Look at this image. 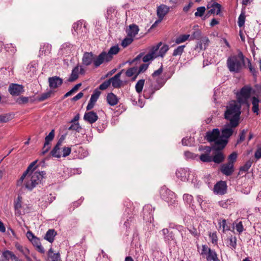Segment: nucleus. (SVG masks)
Listing matches in <instances>:
<instances>
[{"label": "nucleus", "instance_id": "nucleus-1", "mask_svg": "<svg viewBox=\"0 0 261 261\" xmlns=\"http://www.w3.org/2000/svg\"><path fill=\"white\" fill-rule=\"evenodd\" d=\"M241 105L235 100H230L226 106L224 118L230 122V126L237 127L240 123Z\"/></svg>", "mask_w": 261, "mask_h": 261}, {"label": "nucleus", "instance_id": "nucleus-2", "mask_svg": "<svg viewBox=\"0 0 261 261\" xmlns=\"http://www.w3.org/2000/svg\"><path fill=\"white\" fill-rule=\"evenodd\" d=\"M226 65L230 72H241L245 65V56L242 51L238 50L237 55H230L227 59Z\"/></svg>", "mask_w": 261, "mask_h": 261}, {"label": "nucleus", "instance_id": "nucleus-3", "mask_svg": "<svg viewBox=\"0 0 261 261\" xmlns=\"http://www.w3.org/2000/svg\"><path fill=\"white\" fill-rule=\"evenodd\" d=\"M46 174L45 171H36L32 173L30 177L27 178L25 187L29 190H33L37 185L41 182Z\"/></svg>", "mask_w": 261, "mask_h": 261}, {"label": "nucleus", "instance_id": "nucleus-4", "mask_svg": "<svg viewBox=\"0 0 261 261\" xmlns=\"http://www.w3.org/2000/svg\"><path fill=\"white\" fill-rule=\"evenodd\" d=\"M201 252H199L203 258L206 261H220L218 254L215 250L212 249L206 245H202Z\"/></svg>", "mask_w": 261, "mask_h": 261}, {"label": "nucleus", "instance_id": "nucleus-5", "mask_svg": "<svg viewBox=\"0 0 261 261\" xmlns=\"http://www.w3.org/2000/svg\"><path fill=\"white\" fill-rule=\"evenodd\" d=\"M252 88L248 86L243 87L239 92L236 94L237 101L241 105L247 104L248 99L250 96Z\"/></svg>", "mask_w": 261, "mask_h": 261}, {"label": "nucleus", "instance_id": "nucleus-6", "mask_svg": "<svg viewBox=\"0 0 261 261\" xmlns=\"http://www.w3.org/2000/svg\"><path fill=\"white\" fill-rule=\"evenodd\" d=\"M160 196L163 200L166 201L169 205L175 202V194L166 187H162L160 190Z\"/></svg>", "mask_w": 261, "mask_h": 261}, {"label": "nucleus", "instance_id": "nucleus-7", "mask_svg": "<svg viewBox=\"0 0 261 261\" xmlns=\"http://www.w3.org/2000/svg\"><path fill=\"white\" fill-rule=\"evenodd\" d=\"M110 61L109 56L108 57L106 51H103L99 55L94 56L93 65L95 68H97L100 65L107 63Z\"/></svg>", "mask_w": 261, "mask_h": 261}, {"label": "nucleus", "instance_id": "nucleus-8", "mask_svg": "<svg viewBox=\"0 0 261 261\" xmlns=\"http://www.w3.org/2000/svg\"><path fill=\"white\" fill-rule=\"evenodd\" d=\"M172 74H170L167 77L166 79H161V78H158L156 80V84H153L152 81H149L148 82L149 85L150 87H151V89L152 90L153 94L154 93L160 90L165 84L167 80L170 79L171 76Z\"/></svg>", "mask_w": 261, "mask_h": 261}, {"label": "nucleus", "instance_id": "nucleus-9", "mask_svg": "<svg viewBox=\"0 0 261 261\" xmlns=\"http://www.w3.org/2000/svg\"><path fill=\"white\" fill-rule=\"evenodd\" d=\"M8 91L12 96H19L24 92L22 85L12 83L9 85Z\"/></svg>", "mask_w": 261, "mask_h": 261}, {"label": "nucleus", "instance_id": "nucleus-10", "mask_svg": "<svg viewBox=\"0 0 261 261\" xmlns=\"http://www.w3.org/2000/svg\"><path fill=\"white\" fill-rule=\"evenodd\" d=\"M100 93L101 92L98 89H95L93 91V94L91 95L90 100L87 106V111H89L93 108L95 103L100 95Z\"/></svg>", "mask_w": 261, "mask_h": 261}, {"label": "nucleus", "instance_id": "nucleus-11", "mask_svg": "<svg viewBox=\"0 0 261 261\" xmlns=\"http://www.w3.org/2000/svg\"><path fill=\"white\" fill-rule=\"evenodd\" d=\"M220 171L223 174L226 176H230L234 171V165L228 163L222 164L220 166Z\"/></svg>", "mask_w": 261, "mask_h": 261}, {"label": "nucleus", "instance_id": "nucleus-12", "mask_svg": "<svg viewBox=\"0 0 261 261\" xmlns=\"http://www.w3.org/2000/svg\"><path fill=\"white\" fill-rule=\"evenodd\" d=\"M227 185L225 181H220L214 186V191L217 194L224 195L227 192Z\"/></svg>", "mask_w": 261, "mask_h": 261}, {"label": "nucleus", "instance_id": "nucleus-13", "mask_svg": "<svg viewBox=\"0 0 261 261\" xmlns=\"http://www.w3.org/2000/svg\"><path fill=\"white\" fill-rule=\"evenodd\" d=\"M228 143V140L225 139L222 137H219L215 142L213 145V150L221 151Z\"/></svg>", "mask_w": 261, "mask_h": 261}, {"label": "nucleus", "instance_id": "nucleus-14", "mask_svg": "<svg viewBox=\"0 0 261 261\" xmlns=\"http://www.w3.org/2000/svg\"><path fill=\"white\" fill-rule=\"evenodd\" d=\"M220 135V130L218 128H214L212 131H208L206 133L205 138L209 142H215Z\"/></svg>", "mask_w": 261, "mask_h": 261}, {"label": "nucleus", "instance_id": "nucleus-15", "mask_svg": "<svg viewBox=\"0 0 261 261\" xmlns=\"http://www.w3.org/2000/svg\"><path fill=\"white\" fill-rule=\"evenodd\" d=\"M236 127H232L230 126V122L225 124L224 127L221 129L222 138H224L225 139L228 140V139L232 135L233 133V128H236Z\"/></svg>", "mask_w": 261, "mask_h": 261}, {"label": "nucleus", "instance_id": "nucleus-16", "mask_svg": "<svg viewBox=\"0 0 261 261\" xmlns=\"http://www.w3.org/2000/svg\"><path fill=\"white\" fill-rule=\"evenodd\" d=\"M170 11L169 7L165 5H161L157 7L156 14L158 18L163 20L164 17Z\"/></svg>", "mask_w": 261, "mask_h": 261}, {"label": "nucleus", "instance_id": "nucleus-17", "mask_svg": "<svg viewBox=\"0 0 261 261\" xmlns=\"http://www.w3.org/2000/svg\"><path fill=\"white\" fill-rule=\"evenodd\" d=\"M48 83L50 88L56 89L62 85L63 80L57 76H54L48 78Z\"/></svg>", "mask_w": 261, "mask_h": 261}, {"label": "nucleus", "instance_id": "nucleus-18", "mask_svg": "<svg viewBox=\"0 0 261 261\" xmlns=\"http://www.w3.org/2000/svg\"><path fill=\"white\" fill-rule=\"evenodd\" d=\"M98 118L97 114L94 111L86 112L84 115V119L90 124L95 122Z\"/></svg>", "mask_w": 261, "mask_h": 261}, {"label": "nucleus", "instance_id": "nucleus-19", "mask_svg": "<svg viewBox=\"0 0 261 261\" xmlns=\"http://www.w3.org/2000/svg\"><path fill=\"white\" fill-rule=\"evenodd\" d=\"M123 70H122L120 72L117 73L113 77L109 79L111 83H112V86L115 88H120L122 86V82L120 80V78L121 74Z\"/></svg>", "mask_w": 261, "mask_h": 261}, {"label": "nucleus", "instance_id": "nucleus-20", "mask_svg": "<svg viewBox=\"0 0 261 261\" xmlns=\"http://www.w3.org/2000/svg\"><path fill=\"white\" fill-rule=\"evenodd\" d=\"M94 55L92 52H85L83 56L82 63L85 66L90 65L94 59Z\"/></svg>", "mask_w": 261, "mask_h": 261}, {"label": "nucleus", "instance_id": "nucleus-21", "mask_svg": "<svg viewBox=\"0 0 261 261\" xmlns=\"http://www.w3.org/2000/svg\"><path fill=\"white\" fill-rule=\"evenodd\" d=\"M214 155H212V162L217 164L222 163L225 160V155L222 151H216Z\"/></svg>", "mask_w": 261, "mask_h": 261}, {"label": "nucleus", "instance_id": "nucleus-22", "mask_svg": "<svg viewBox=\"0 0 261 261\" xmlns=\"http://www.w3.org/2000/svg\"><path fill=\"white\" fill-rule=\"evenodd\" d=\"M107 103L111 106H114L118 104L119 98L112 92L108 93L106 98Z\"/></svg>", "mask_w": 261, "mask_h": 261}, {"label": "nucleus", "instance_id": "nucleus-23", "mask_svg": "<svg viewBox=\"0 0 261 261\" xmlns=\"http://www.w3.org/2000/svg\"><path fill=\"white\" fill-rule=\"evenodd\" d=\"M178 231L180 234L182 241L184 242H187L190 239L189 233L188 232V228L185 227L182 225L177 226Z\"/></svg>", "mask_w": 261, "mask_h": 261}, {"label": "nucleus", "instance_id": "nucleus-24", "mask_svg": "<svg viewBox=\"0 0 261 261\" xmlns=\"http://www.w3.org/2000/svg\"><path fill=\"white\" fill-rule=\"evenodd\" d=\"M47 261H59L61 255L59 252L54 253L53 249L50 248L47 252Z\"/></svg>", "mask_w": 261, "mask_h": 261}, {"label": "nucleus", "instance_id": "nucleus-25", "mask_svg": "<svg viewBox=\"0 0 261 261\" xmlns=\"http://www.w3.org/2000/svg\"><path fill=\"white\" fill-rule=\"evenodd\" d=\"M22 197L20 196H18L16 201L14 202V210H15V214L16 215L20 216L22 215V212L20 210L22 207Z\"/></svg>", "mask_w": 261, "mask_h": 261}, {"label": "nucleus", "instance_id": "nucleus-26", "mask_svg": "<svg viewBox=\"0 0 261 261\" xmlns=\"http://www.w3.org/2000/svg\"><path fill=\"white\" fill-rule=\"evenodd\" d=\"M57 234V232L55 229H50L46 232L44 239L49 243H52L54 241L55 237Z\"/></svg>", "mask_w": 261, "mask_h": 261}, {"label": "nucleus", "instance_id": "nucleus-27", "mask_svg": "<svg viewBox=\"0 0 261 261\" xmlns=\"http://www.w3.org/2000/svg\"><path fill=\"white\" fill-rule=\"evenodd\" d=\"M31 242L33 246L36 247V249L38 252L41 253H44L45 252L44 249L42 246L40 239L38 238L35 237L32 240H31Z\"/></svg>", "mask_w": 261, "mask_h": 261}, {"label": "nucleus", "instance_id": "nucleus-28", "mask_svg": "<svg viewBox=\"0 0 261 261\" xmlns=\"http://www.w3.org/2000/svg\"><path fill=\"white\" fill-rule=\"evenodd\" d=\"M252 163V161L249 160L247 161L243 166L240 167L238 176L242 175L243 173L245 174L247 172H248L249 168L251 167Z\"/></svg>", "mask_w": 261, "mask_h": 261}, {"label": "nucleus", "instance_id": "nucleus-29", "mask_svg": "<svg viewBox=\"0 0 261 261\" xmlns=\"http://www.w3.org/2000/svg\"><path fill=\"white\" fill-rule=\"evenodd\" d=\"M153 94L151 87H150L148 82H147L143 90V97L145 99H149L152 97Z\"/></svg>", "mask_w": 261, "mask_h": 261}, {"label": "nucleus", "instance_id": "nucleus-30", "mask_svg": "<svg viewBox=\"0 0 261 261\" xmlns=\"http://www.w3.org/2000/svg\"><path fill=\"white\" fill-rule=\"evenodd\" d=\"M139 29L137 25L135 24H130L129 26V30L127 32V36L134 38L139 32Z\"/></svg>", "mask_w": 261, "mask_h": 261}, {"label": "nucleus", "instance_id": "nucleus-31", "mask_svg": "<svg viewBox=\"0 0 261 261\" xmlns=\"http://www.w3.org/2000/svg\"><path fill=\"white\" fill-rule=\"evenodd\" d=\"M259 100L258 97L253 96L251 99V103L252 105V111L257 115L259 114Z\"/></svg>", "mask_w": 261, "mask_h": 261}, {"label": "nucleus", "instance_id": "nucleus-32", "mask_svg": "<svg viewBox=\"0 0 261 261\" xmlns=\"http://www.w3.org/2000/svg\"><path fill=\"white\" fill-rule=\"evenodd\" d=\"M237 237L235 236H231L227 238V246L230 248L232 250H235L237 248Z\"/></svg>", "mask_w": 261, "mask_h": 261}, {"label": "nucleus", "instance_id": "nucleus-33", "mask_svg": "<svg viewBox=\"0 0 261 261\" xmlns=\"http://www.w3.org/2000/svg\"><path fill=\"white\" fill-rule=\"evenodd\" d=\"M83 22L81 20L77 21V22L73 23L72 28L73 31L72 34L75 35H77L81 33V30L82 29Z\"/></svg>", "mask_w": 261, "mask_h": 261}, {"label": "nucleus", "instance_id": "nucleus-34", "mask_svg": "<svg viewBox=\"0 0 261 261\" xmlns=\"http://www.w3.org/2000/svg\"><path fill=\"white\" fill-rule=\"evenodd\" d=\"M51 50V45L48 43H46L40 47L39 54L40 55H46L50 54Z\"/></svg>", "mask_w": 261, "mask_h": 261}, {"label": "nucleus", "instance_id": "nucleus-35", "mask_svg": "<svg viewBox=\"0 0 261 261\" xmlns=\"http://www.w3.org/2000/svg\"><path fill=\"white\" fill-rule=\"evenodd\" d=\"M79 67L78 65L76 66L73 68L72 70L71 74L68 79V81L69 82H73L77 80L79 77Z\"/></svg>", "mask_w": 261, "mask_h": 261}, {"label": "nucleus", "instance_id": "nucleus-36", "mask_svg": "<svg viewBox=\"0 0 261 261\" xmlns=\"http://www.w3.org/2000/svg\"><path fill=\"white\" fill-rule=\"evenodd\" d=\"M212 8L207 12L208 14H214L215 12L217 15L220 13L221 10V5L220 4L218 3L214 2L212 5Z\"/></svg>", "mask_w": 261, "mask_h": 261}, {"label": "nucleus", "instance_id": "nucleus-37", "mask_svg": "<svg viewBox=\"0 0 261 261\" xmlns=\"http://www.w3.org/2000/svg\"><path fill=\"white\" fill-rule=\"evenodd\" d=\"M209 40L207 37L200 38L199 42L198 43V46L200 49H205L209 43Z\"/></svg>", "mask_w": 261, "mask_h": 261}, {"label": "nucleus", "instance_id": "nucleus-38", "mask_svg": "<svg viewBox=\"0 0 261 261\" xmlns=\"http://www.w3.org/2000/svg\"><path fill=\"white\" fill-rule=\"evenodd\" d=\"M234 203V201L232 198L227 199L226 200H222L219 201V205L224 208H228L232 203Z\"/></svg>", "mask_w": 261, "mask_h": 261}, {"label": "nucleus", "instance_id": "nucleus-39", "mask_svg": "<svg viewBox=\"0 0 261 261\" xmlns=\"http://www.w3.org/2000/svg\"><path fill=\"white\" fill-rule=\"evenodd\" d=\"M119 51V48L118 46L117 45H114L112 46L108 52H106V54L107 55L108 57L109 56V59L111 61L113 58V56L116 55L118 54V53Z\"/></svg>", "mask_w": 261, "mask_h": 261}, {"label": "nucleus", "instance_id": "nucleus-40", "mask_svg": "<svg viewBox=\"0 0 261 261\" xmlns=\"http://www.w3.org/2000/svg\"><path fill=\"white\" fill-rule=\"evenodd\" d=\"M60 147L61 145L56 144V145L54 146L53 149L50 152V154L55 158H60L61 156V151H60Z\"/></svg>", "mask_w": 261, "mask_h": 261}, {"label": "nucleus", "instance_id": "nucleus-41", "mask_svg": "<svg viewBox=\"0 0 261 261\" xmlns=\"http://www.w3.org/2000/svg\"><path fill=\"white\" fill-rule=\"evenodd\" d=\"M159 48V46H157L154 49V50H152L151 51L148 53L146 55H145L142 59V61L143 62H147L150 60H152L154 58V51L158 50Z\"/></svg>", "mask_w": 261, "mask_h": 261}, {"label": "nucleus", "instance_id": "nucleus-42", "mask_svg": "<svg viewBox=\"0 0 261 261\" xmlns=\"http://www.w3.org/2000/svg\"><path fill=\"white\" fill-rule=\"evenodd\" d=\"M145 83V80L141 79L139 80L135 85V89L136 92L140 94L142 92L143 88Z\"/></svg>", "mask_w": 261, "mask_h": 261}, {"label": "nucleus", "instance_id": "nucleus-43", "mask_svg": "<svg viewBox=\"0 0 261 261\" xmlns=\"http://www.w3.org/2000/svg\"><path fill=\"white\" fill-rule=\"evenodd\" d=\"M199 159L203 163H210L212 162V155L207 153H202L199 156Z\"/></svg>", "mask_w": 261, "mask_h": 261}, {"label": "nucleus", "instance_id": "nucleus-44", "mask_svg": "<svg viewBox=\"0 0 261 261\" xmlns=\"http://www.w3.org/2000/svg\"><path fill=\"white\" fill-rule=\"evenodd\" d=\"M218 223L220 225V227L222 226L223 232H224L225 231L230 230V227L227 225L226 220L225 219H220L219 220Z\"/></svg>", "mask_w": 261, "mask_h": 261}, {"label": "nucleus", "instance_id": "nucleus-45", "mask_svg": "<svg viewBox=\"0 0 261 261\" xmlns=\"http://www.w3.org/2000/svg\"><path fill=\"white\" fill-rule=\"evenodd\" d=\"M248 60V67L250 72L254 77H256L258 74V72L255 69L254 66H252L250 60L247 59Z\"/></svg>", "mask_w": 261, "mask_h": 261}, {"label": "nucleus", "instance_id": "nucleus-46", "mask_svg": "<svg viewBox=\"0 0 261 261\" xmlns=\"http://www.w3.org/2000/svg\"><path fill=\"white\" fill-rule=\"evenodd\" d=\"M52 93L53 92L51 90H50L47 92L43 93L38 97L37 100L39 101H42L50 97Z\"/></svg>", "mask_w": 261, "mask_h": 261}, {"label": "nucleus", "instance_id": "nucleus-47", "mask_svg": "<svg viewBox=\"0 0 261 261\" xmlns=\"http://www.w3.org/2000/svg\"><path fill=\"white\" fill-rule=\"evenodd\" d=\"M55 137V130L52 129L49 134L45 138V145H49L50 142Z\"/></svg>", "mask_w": 261, "mask_h": 261}, {"label": "nucleus", "instance_id": "nucleus-48", "mask_svg": "<svg viewBox=\"0 0 261 261\" xmlns=\"http://www.w3.org/2000/svg\"><path fill=\"white\" fill-rule=\"evenodd\" d=\"M190 37V35L188 34H184L181 35L177 37L175 39V43L176 44H179L182 42H184L187 40Z\"/></svg>", "mask_w": 261, "mask_h": 261}, {"label": "nucleus", "instance_id": "nucleus-49", "mask_svg": "<svg viewBox=\"0 0 261 261\" xmlns=\"http://www.w3.org/2000/svg\"><path fill=\"white\" fill-rule=\"evenodd\" d=\"M185 47V45L178 46L173 50V56H180L184 52Z\"/></svg>", "mask_w": 261, "mask_h": 261}, {"label": "nucleus", "instance_id": "nucleus-50", "mask_svg": "<svg viewBox=\"0 0 261 261\" xmlns=\"http://www.w3.org/2000/svg\"><path fill=\"white\" fill-rule=\"evenodd\" d=\"M82 85L81 83H79L75 85L70 91L67 92L63 96V98H65L70 96L72 93L76 91Z\"/></svg>", "mask_w": 261, "mask_h": 261}, {"label": "nucleus", "instance_id": "nucleus-51", "mask_svg": "<svg viewBox=\"0 0 261 261\" xmlns=\"http://www.w3.org/2000/svg\"><path fill=\"white\" fill-rule=\"evenodd\" d=\"M245 15L244 12H242L239 15L238 21V24L240 28L242 27L245 23Z\"/></svg>", "mask_w": 261, "mask_h": 261}, {"label": "nucleus", "instance_id": "nucleus-52", "mask_svg": "<svg viewBox=\"0 0 261 261\" xmlns=\"http://www.w3.org/2000/svg\"><path fill=\"white\" fill-rule=\"evenodd\" d=\"M237 159V153L235 152L231 153L228 157V163L234 165Z\"/></svg>", "mask_w": 261, "mask_h": 261}, {"label": "nucleus", "instance_id": "nucleus-53", "mask_svg": "<svg viewBox=\"0 0 261 261\" xmlns=\"http://www.w3.org/2000/svg\"><path fill=\"white\" fill-rule=\"evenodd\" d=\"M9 250H6L2 252L0 256V261H9Z\"/></svg>", "mask_w": 261, "mask_h": 261}, {"label": "nucleus", "instance_id": "nucleus-54", "mask_svg": "<svg viewBox=\"0 0 261 261\" xmlns=\"http://www.w3.org/2000/svg\"><path fill=\"white\" fill-rule=\"evenodd\" d=\"M133 41V38L129 37L125 38L122 41L121 45L123 47H126L130 44Z\"/></svg>", "mask_w": 261, "mask_h": 261}, {"label": "nucleus", "instance_id": "nucleus-55", "mask_svg": "<svg viewBox=\"0 0 261 261\" xmlns=\"http://www.w3.org/2000/svg\"><path fill=\"white\" fill-rule=\"evenodd\" d=\"M82 129V127L80 125L79 122L72 124L69 127L68 130H73L80 133Z\"/></svg>", "mask_w": 261, "mask_h": 261}, {"label": "nucleus", "instance_id": "nucleus-56", "mask_svg": "<svg viewBox=\"0 0 261 261\" xmlns=\"http://www.w3.org/2000/svg\"><path fill=\"white\" fill-rule=\"evenodd\" d=\"M176 176L180 178L181 180H184L186 178L185 171L182 169H180L176 172Z\"/></svg>", "mask_w": 261, "mask_h": 261}, {"label": "nucleus", "instance_id": "nucleus-57", "mask_svg": "<svg viewBox=\"0 0 261 261\" xmlns=\"http://www.w3.org/2000/svg\"><path fill=\"white\" fill-rule=\"evenodd\" d=\"M205 11V8L204 6L198 7L197 9V11L195 13L196 17H202Z\"/></svg>", "mask_w": 261, "mask_h": 261}, {"label": "nucleus", "instance_id": "nucleus-58", "mask_svg": "<svg viewBox=\"0 0 261 261\" xmlns=\"http://www.w3.org/2000/svg\"><path fill=\"white\" fill-rule=\"evenodd\" d=\"M169 50V46L167 44L163 45L159 50V56L163 57Z\"/></svg>", "mask_w": 261, "mask_h": 261}, {"label": "nucleus", "instance_id": "nucleus-59", "mask_svg": "<svg viewBox=\"0 0 261 261\" xmlns=\"http://www.w3.org/2000/svg\"><path fill=\"white\" fill-rule=\"evenodd\" d=\"M111 82L110 80H108L107 81H105L104 82H103L101 84H100L98 88H97L99 90H104L107 89L110 85Z\"/></svg>", "mask_w": 261, "mask_h": 261}, {"label": "nucleus", "instance_id": "nucleus-60", "mask_svg": "<svg viewBox=\"0 0 261 261\" xmlns=\"http://www.w3.org/2000/svg\"><path fill=\"white\" fill-rule=\"evenodd\" d=\"M137 72V67H132L128 68L125 72L126 75L127 77L132 76L135 73Z\"/></svg>", "mask_w": 261, "mask_h": 261}, {"label": "nucleus", "instance_id": "nucleus-61", "mask_svg": "<svg viewBox=\"0 0 261 261\" xmlns=\"http://www.w3.org/2000/svg\"><path fill=\"white\" fill-rule=\"evenodd\" d=\"M29 100V97L21 96L17 99L16 102L19 105H23L28 103Z\"/></svg>", "mask_w": 261, "mask_h": 261}, {"label": "nucleus", "instance_id": "nucleus-62", "mask_svg": "<svg viewBox=\"0 0 261 261\" xmlns=\"http://www.w3.org/2000/svg\"><path fill=\"white\" fill-rule=\"evenodd\" d=\"M107 126V121L106 120H102L100 122V120L98 122L97 128L99 131H102Z\"/></svg>", "mask_w": 261, "mask_h": 261}, {"label": "nucleus", "instance_id": "nucleus-63", "mask_svg": "<svg viewBox=\"0 0 261 261\" xmlns=\"http://www.w3.org/2000/svg\"><path fill=\"white\" fill-rule=\"evenodd\" d=\"M201 33L199 30H195L191 35L192 39H199L201 38Z\"/></svg>", "mask_w": 261, "mask_h": 261}, {"label": "nucleus", "instance_id": "nucleus-64", "mask_svg": "<svg viewBox=\"0 0 261 261\" xmlns=\"http://www.w3.org/2000/svg\"><path fill=\"white\" fill-rule=\"evenodd\" d=\"M183 199L185 202H186L188 204H190L193 201V197L191 195L188 194H185L183 195Z\"/></svg>", "mask_w": 261, "mask_h": 261}]
</instances>
